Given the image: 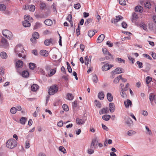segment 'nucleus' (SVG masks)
Masks as SVG:
<instances>
[{"label":"nucleus","mask_w":156,"mask_h":156,"mask_svg":"<svg viewBox=\"0 0 156 156\" xmlns=\"http://www.w3.org/2000/svg\"><path fill=\"white\" fill-rule=\"evenodd\" d=\"M76 121L77 124L78 125L83 124L85 122L83 120L78 118L76 119Z\"/></svg>","instance_id":"28"},{"label":"nucleus","mask_w":156,"mask_h":156,"mask_svg":"<svg viewBox=\"0 0 156 156\" xmlns=\"http://www.w3.org/2000/svg\"><path fill=\"white\" fill-rule=\"evenodd\" d=\"M105 37V36L104 34H101L100 35L98 38L97 40V42L99 43L101 42L104 40Z\"/></svg>","instance_id":"13"},{"label":"nucleus","mask_w":156,"mask_h":156,"mask_svg":"<svg viewBox=\"0 0 156 156\" xmlns=\"http://www.w3.org/2000/svg\"><path fill=\"white\" fill-rule=\"evenodd\" d=\"M24 21H28L30 22H32L33 20V19L29 15H25L24 16Z\"/></svg>","instance_id":"14"},{"label":"nucleus","mask_w":156,"mask_h":156,"mask_svg":"<svg viewBox=\"0 0 156 156\" xmlns=\"http://www.w3.org/2000/svg\"><path fill=\"white\" fill-rule=\"evenodd\" d=\"M46 69L48 72V75L49 76H51L55 73L56 72V69H51L50 66L47 65L46 66Z\"/></svg>","instance_id":"5"},{"label":"nucleus","mask_w":156,"mask_h":156,"mask_svg":"<svg viewBox=\"0 0 156 156\" xmlns=\"http://www.w3.org/2000/svg\"><path fill=\"white\" fill-rule=\"evenodd\" d=\"M95 32L94 31L90 30L88 32V34L89 37H91L95 34Z\"/></svg>","instance_id":"32"},{"label":"nucleus","mask_w":156,"mask_h":156,"mask_svg":"<svg viewBox=\"0 0 156 156\" xmlns=\"http://www.w3.org/2000/svg\"><path fill=\"white\" fill-rule=\"evenodd\" d=\"M29 73L27 71H24L22 73V75L23 77L27 78L29 76Z\"/></svg>","instance_id":"24"},{"label":"nucleus","mask_w":156,"mask_h":156,"mask_svg":"<svg viewBox=\"0 0 156 156\" xmlns=\"http://www.w3.org/2000/svg\"><path fill=\"white\" fill-rule=\"evenodd\" d=\"M40 8L42 9H44L46 8V5L44 3L42 2H40Z\"/></svg>","instance_id":"31"},{"label":"nucleus","mask_w":156,"mask_h":156,"mask_svg":"<svg viewBox=\"0 0 156 156\" xmlns=\"http://www.w3.org/2000/svg\"><path fill=\"white\" fill-rule=\"evenodd\" d=\"M128 58L129 60L131 61L132 63L133 64L134 62V59L131 56H129L128 57Z\"/></svg>","instance_id":"64"},{"label":"nucleus","mask_w":156,"mask_h":156,"mask_svg":"<svg viewBox=\"0 0 156 156\" xmlns=\"http://www.w3.org/2000/svg\"><path fill=\"white\" fill-rule=\"evenodd\" d=\"M123 18L121 16H116V19H113L111 20L112 23H116L119 21L123 20Z\"/></svg>","instance_id":"7"},{"label":"nucleus","mask_w":156,"mask_h":156,"mask_svg":"<svg viewBox=\"0 0 156 156\" xmlns=\"http://www.w3.org/2000/svg\"><path fill=\"white\" fill-rule=\"evenodd\" d=\"M122 27L124 28H126L127 27V24L124 22H123L122 23Z\"/></svg>","instance_id":"62"},{"label":"nucleus","mask_w":156,"mask_h":156,"mask_svg":"<svg viewBox=\"0 0 156 156\" xmlns=\"http://www.w3.org/2000/svg\"><path fill=\"white\" fill-rule=\"evenodd\" d=\"M1 43L2 45L5 48H7L9 46V43L8 42L7 40L5 38L3 37L2 38Z\"/></svg>","instance_id":"10"},{"label":"nucleus","mask_w":156,"mask_h":156,"mask_svg":"<svg viewBox=\"0 0 156 156\" xmlns=\"http://www.w3.org/2000/svg\"><path fill=\"white\" fill-rule=\"evenodd\" d=\"M0 56L2 58L6 59L7 57V55L5 52H2L0 54Z\"/></svg>","instance_id":"27"},{"label":"nucleus","mask_w":156,"mask_h":156,"mask_svg":"<svg viewBox=\"0 0 156 156\" xmlns=\"http://www.w3.org/2000/svg\"><path fill=\"white\" fill-rule=\"evenodd\" d=\"M125 122L128 126L130 127L133 125V121L129 117H125Z\"/></svg>","instance_id":"9"},{"label":"nucleus","mask_w":156,"mask_h":156,"mask_svg":"<svg viewBox=\"0 0 156 156\" xmlns=\"http://www.w3.org/2000/svg\"><path fill=\"white\" fill-rule=\"evenodd\" d=\"M59 150L62 152H63V153L65 154L66 153V150L62 146H60L59 147Z\"/></svg>","instance_id":"50"},{"label":"nucleus","mask_w":156,"mask_h":156,"mask_svg":"<svg viewBox=\"0 0 156 156\" xmlns=\"http://www.w3.org/2000/svg\"><path fill=\"white\" fill-rule=\"evenodd\" d=\"M40 54L41 55L44 56H47L48 55V52L44 50H41L40 51Z\"/></svg>","instance_id":"17"},{"label":"nucleus","mask_w":156,"mask_h":156,"mask_svg":"<svg viewBox=\"0 0 156 156\" xmlns=\"http://www.w3.org/2000/svg\"><path fill=\"white\" fill-rule=\"evenodd\" d=\"M14 51L16 54L17 55L18 57H21L23 59L26 58V55H22L24 52V49L22 45L21 44H18L16 45L14 49Z\"/></svg>","instance_id":"1"},{"label":"nucleus","mask_w":156,"mask_h":156,"mask_svg":"<svg viewBox=\"0 0 156 156\" xmlns=\"http://www.w3.org/2000/svg\"><path fill=\"white\" fill-rule=\"evenodd\" d=\"M99 141V140L96 136H95L92 140L91 143L90 144V147L94 150L96 148L95 146V143H98Z\"/></svg>","instance_id":"6"},{"label":"nucleus","mask_w":156,"mask_h":156,"mask_svg":"<svg viewBox=\"0 0 156 156\" xmlns=\"http://www.w3.org/2000/svg\"><path fill=\"white\" fill-rule=\"evenodd\" d=\"M35 65L34 64L32 63H30L29 64V68L32 69L33 70L35 67Z\"/></svg>","instance_id":"49"},{"label":"nucleus","mask_w":156,"mask_h":156,"mask_svg":"<svg viewBox=\"0 0 156 156\" xmlns=\"http://www.w3.org/2000/svg\"><path fill=\"white\" fill-rule=\"evenodd\" d=\"M16 64L17 67H22L23 66V62L21 60H18L16 62Z\"/></svg>","instance_id":"19"},{"label":"nucleus","mask_w":156,"mask_h":156,"mask_svg":"<svg viewBox=\"0 0 156 156\" xmlns=\"http://www.w3.org/2000/svg\"><path fill=\"white\" fill-rule=\"evenodd\" d=\"M109 108L111 112H113L115 110V106L113 103H110L109 105Z\"/></svg>","instance_id":"12"},{"label":"nucleus","mask_w":156,"mask_h":156,"mask_svg":"<svg viewBox=\"0 0 156 156\" xmlns=\"http://www.w3.org/2000/svg\"><path fill=\"white\" fill-rule=\"evenodd\" d=\"M152 80V78L150 76H147L146 78V82L147 84H149Z\"/></svg>","instance_id":"52"},{"label":"nucleus","mask_w":156,"mask_h":156,"mask_svg":"<svg viewBox=\"0 0 156 156\" xmlns=\"http://www.w3.org/2000/svg\"><path fill=\"white\" fill-rule=\"evenodd\" d=\"M145 128L147 130L146 133L148 134H149L150 135H152V132L149 129V128L147 126H146Z\"/></svg>","instance_id":"41"},{"label":"nucleus","mask_w":156,"mask_h":156,"mask_svg":"<svg viewBox=\"0 0 156 156\" xmlns=\"http://www.w3.org/2000/svg\"><path fill=\"white\" fill-rule=\"evenodd\" d=\"M137 64L138 65V67L139 68H141L143 67V63L139 61L136 62Z\"/></svg>","instance_id":"61"},{"label":"nucleus","mask_w":156,"mask_h":156,"mask_svg":"<svg viewBox=\"0 0 156 156\" xmlns=\"http://www.w3.org/2000/svg\"><path fill=\"white\" fill-rule=\"evenodd\" d=\"M92 79L94 83H96L98 82V77L96 75H93L92 76Z\"/></svg>","instance_id":"33"},{"label":"nucleus","mask_w":156,"mask_h":156,"mask_svg":"<svg viewBox=\"0 0 156 156\" xmlns=\"http://www.w3.org/2000/svg\"><path fill=\"white\" fill-rule=\"evenodd\" d=\"M58 88L57 85H53L51 86L48 90V94L50 95H53L55 94L58 91Z\"/></svg>","instance_id":"4"},{"label":"nucleus","mask_w":156,"mask_h":156,"mask_svg":"<svg viewBox=\"0 0 156 156\" xmlns=\"http://www.w3.org/2000/svg\"><path fill=\"white\" fill-rule=\"evenodd\" d=\"M155 95L154 94L151 95L149 96V99L151 102V104H152V102L153 101V100H154V99L155 97Z\"/></svg>","instance_id":"45"},{"label":"nucleus","mask_w":156,"mask_h":156,"mask_svg":"<svg viewBox=\"0 0 156 156\" xmlns=\"http://www.w3.org/2000/svg\"><path fill=\"white\" fill-rule=\"evenodd\" d=\"M124 103L125 106L126 108H128L129 106H132V102L129 99H127L126 101H124Z\"/></svg>","instance_id":"11"},{"label":"nucleus","mask_w":156,"mask_h":156,"mask_svg":"<svg viewBox=\"0 0 156 156\" xmlns=\"http://www.w3.org/2000/svg\"><path fill=\"white\" fill-rule=\"evenodd\" d=\"M17 111V109L15 107H13L11 108L10 110L11 113L12 114H15Z\"/></svg>","instance_id":"38"},{"label":"nucleus","mask_w":156,"mask_h":156,"mask_svg":"<svg viewBox=\"0 0 156 156\" xmlns=\"http://www.w3.org/2000/svg\"><path fill=\"white\" fill-rule=\"evenodd\" d=\"M67 97L68 100H72L74 98V96H73V94L70 93H68L67 94Z\"/></svg>","instance_id":"40"},{"label":"nucleus","mask_w":156,"mask_h":156,"mask_svg":"<svg viewBox=\"0 0 156 156\" xmlns=\"http://www.w3.org/2000/svg\"><path fill=\"white\" fill-rule=\"evenodd\" d=\"M72 19V15L71 14H69L67 17L66 20L70 23L71 24V27H72L73 26V21Z\"/></svg>","instance_id":"15"},{"label":"nucleus","mask_w":156,"mask_h":156,"mask_svg":"<svg viewBox=\"0 0 156 156\" xmlns=\"http://www.w3.org/2000/svg\"><path fill=\"white\" fill-rule=\"evenodd\" d=\"M36 17L37 18H45L43 14H38L35 15Z\"/></svg>","instance_id":"44"},{"label":"nucleus","mask_w":156,"mask_h":156,"mask_svg":"<svg viewBox=\"0 0 156 156\" xmlns=\"http://www.w3.org/2000/svg\"><path fill=\"white\" fill-rule=\"evenodd\" d=\"M45 24L47 26H51L53 23L52 21L50 19H47L44 21Z\"/></svg>","instance_id":"21"},{"label":"nucleus","mask_w":156,"mask_h":156,"mask_svg":"<svg viewBox=\"0 0 156 156\" xmlns=\"http://www.w3.org/2000/svg\"><path fill=\"white\" fill-rule=\"evenodd\" d=\"M17 142L14 139L9 140L7 142L6 145V147L9 148H14L17 145Z\"/></svg>","instance_id":"2"},{"label":"nucleus","mask_w":156,"mask_h":156,"mask_svg":"<svg viewBox=\"0 0 156 156\" xmlns=\"http://www.w3.org/2000/svg\"><path fill=\"white\" fill-rule=\"evenodd\" d=\"M41 27V24L39 22H37L34 27V29H36L40 28Z\"/></svg>","instance_id":"34"},{"label":"nucleus","mask_w":156,"mask_h":156,"mask_svg":"<svg viewBox=\"0 0 156 156\" xmlns=\"http://www.w3.org/2000/svg\"><path fill=\"white\" fill-rule=\"evenodd\" d=\"M135 11L141 12L143 10V8L140 6H136L135 9Z\"/></svg>","instance_id":"22"},{"label":"nucleus","mask_w":156,"mask_h":156,"mask_svg":"<svg viewBox=\"0 0 156 156\" xmlns=\"http://www.w3.org/2000/svg\"><path fill=\"white\" fill-rule=\"evenodd\" d=\"M124 72V70L122 68H116L114 71L112 72V74H119Z\"/></svg>","instance_id":"8"},{"label":"nucleus","mask_w":156,"mask_h":156,"mask_svg":"<svg viewBox=\"0 0 156 156\" xmlns=\"http://www.w3.org/2000/svg\"><path fill=\"white\" fill-rule=\"evenodd\" d=\"M27 119L24 117H22L20 120V123L23 125H24Z\"/></svg>","instance_id":"35"},{"label":"nucleus","mask_w":156,"mask_h":156,"mask_svg":"<svg viewBox=\"0 0 156 156\" xmlns=\"http://www.w3.org/2000/svg\"><path fill=\"white\" fill-rule=\"evenodd\" d=\"M116 61L119 63H125V60L119 58H117L116 59Z\"/></svg>","instance_id":"37"},{"label":"nucleus","mask_w":156,"mask_h":156,"mask_svg":"<svg viewBox=\"0 0 156 156\" xmlns=\"http://www.w3.org/2000/svg\"><path fill=\"white\" fill-rule=\"evenodd\" d=\"M119 4L122 5H125L126 4V1L125 0H119Z\"/></svg>","instance_id":"58"},{"label":"nucleus","mask_w":156,"mask_h":156,"mask_svg":"<svg viewBox=\"0 0 156 156\" xmlns=\"http://www.w3.org/2000/svg\"><path fill=\"white\" fill-rule=\"evenodd\" d=\"M52 39H50L49 40L47 39L45 40L44 41V44L45 45L48 46L49 45Z\"/></svg>","instance_id":"42"},{"label":"nucleus","mask_w":156,"mask_h":156,"mask_svg":"<svg viewBox=\"0 0 156 156\" xmlns=\"http://www.w3.org/2000/svg\"><path fill=\"white\" fill-rule=\"evenodd\" d=\"M32 36L34 37V38L38 39L39 37V34L38 32H35L32 34Z\"/></svg>","instance_id":"46"},{"label":"nucleus","mask_w":156,"mask_h":156,"mask_svg":"<svg viewBox=\"0 0 156 156\" xmlns=\"http://www.w3.org/2000/svg\"><path fill=\"white\" fill-rule=\"evenodd\" d=\"M106 44L109 47H112L113 46V44L111 41H108L106 42Z\"/></svg>","instance_id":"63"},{"label":"nucleus","mask_w":156,"mask_h":156,"mask_svg":"<svg viewBox=\"0 0 156 156\" xmlns=\"http://www.w3.org/2000/svg\"><path fill=\"white\" fill-rule=\"evenodd\" d=\"M2 33L4 36L9 40H12L13 39V37L12 33L8 30H3Z\"/></svg>","instance_id":"3"},{"label":"nucleus","mask_w":156,"mask_h":156,"mask_svg":"<svg viewBox=\"0 0 156 156\" xmlns=\"http://www.w3.org/2000/svg\"><path fill=\"white\" fill-rule=\"evenodd\" d=\"M106 62H102L101 63V64H105V65L103 66L102 68V70L103 71H106L109 69V68H108L107 66V64H106Z\"/></svg>","instance_id":"18"},{"label":"nucleus","mask_w":156,"mask_h":156,"mask_svg":"<svg viewBox=\"0 0 156 156\" xmlns=\"http://www.w3.org/2000/svg\"><path fill=\"white\" fill-rule=\"evenodd\" d=\"M143 56L144 57L147 58L151 60H152V58L148 54H143Z\"/></svg>","instance_id":"57"},{"label":"nucleus","mask_w":156,"mask_h":156,"mask_svg":"<svg viewBox=\"0 0 156 156\" xmlns=\"http://www.w3.org/2000/svg\"><path fill=\"white\" fill-rule=\"evenodd\" d=\"M145 6L147 8H149L151 7V4L149 2H147L146 3H144Z\"/></svg>","instance_id":"60"},{"label":"nucleus","mask_w":156,"mask_h":156,"mask_svg":"<svg viewBox=\"0 0 156 156\" xmlns=\"http://www.w3.org/2000/svg\"><path fill=\"white\" fill-rule=\"evenodd\" d=\"M74 7L76 9H79L81 7L80 4L78 3L74 4Z\"/></svg>","instance_id":"53"},{"label":"nucleus","mask_w":156,"mask_h":156,"mask_svg":"<svg viewBox=\"0 0 156 156\" xmlns=\"http://www.w3.org/2000/svg\"><path fill=\"white\" fill-rule=\"evenodd\" d=\"M108 109L107 108H103L100 111L99 114H102L105 113H108Z\"/></svg>","instance_id":"30"},{"label":"nucleus","mask_w":156,"mask_h":156,"mask_svg":"<svg viewBox=\"0 0 156 156\" xmlns=\"http://www.w3.org/2000/svg\"><path fill=\"white\" fill-rule=\"evenodd\" d=\"M30 22L27 21H23V26L25 27H28L30 26L31 24L30 23Z\"/></svg>","instance_id":"26"},{"label":"nucleus","mask_w":156,"mask_h":156,"mask_svg":"<svg viewBox=\"0 0 156 156\" xmlns=\"http://www.w3.org/2000/svg\"><path fill=\"white\" fill-rule=\"evenodd\" d=\"M39 86L36 84H34L31 86V90L33 91H36L38 89Z\"/></svg>","instance_id":"16"},{"label":"nucleus","mask_w":156,"mask_h":156,"mask_svg":"<svg viewBox=\"0 0 156 156\" xmlns=\"http://www.w3.org/2000/svg\"><path fill=\"white\" fill-rule=\"evenodd\" d=\"M62 108L63 110L66 111H68L69 110L68 107L66 105H63L62 106Z\"/></svg>","instance_id":"54"},{"label":"nucleus","mask_w":156,"mask_h":156,"mask_svg":"<svg viewBox=\"0 0 156 156\" xmlns=\"http://www.w3.org/2000/svg\"><path fill=\"white\" fill-rule=\"evenodd\" d=\"M6 9L5 5L4 4H0V10L1 11H5Z\"/></svg>","instance_id":"39"},{"label":"nucleus","mask_w":156,"mask_h":156,"mask_svg":"<svg viewBox=\"0 0 156 156\" xmlns=\"http://www.w3.org/2000/svg\"><path fill=\"white\" fill-rule=\"evenodd\" d=\"M136 132L132 130H129L127 132V134L129 136H131L136 133Z\"/></svg>","instance_id":"47"},{"label":"nucleus","mask_w":156,"mask_h":156,"mask_svg":"<svg viewBox=\"0 0 156 156\" xmlns=\"http://www.w3.org/2000/svg\"><path fill=\"white\" fill-rule=\"evenodd\" d=\"M132 21L133 22V20H136L138 18V16L135 13H133L132 16Z\"/></svg>","instance_id":"29"},{"label":"nucleus","mask_w":156,"mask_h":156,"mask_svg":"<svg viewBox=\"0 0 156 156\" xmlns=\"http://www.w3.org/2000/svg\"><path fill=\"white\" fill-rule=\"evenodd\" d=\"M107 97L108 101L111 102L113 100V97L112 94L110 93H108L107 94Z\"/></svg>","instance_id":"20"},{"label":"nucleus","mask_w":156,"mask_h":156,"mask_svg":"<svg viewBox=\"0 0 156 156\" xmlns=\"http://www.w3.org/2000/svg\"><path fill=\"white\" fill-rule=\"evenodd\" d=\"M111 116L109 115H105L102 117V119L106 121H108L111 118Z\"/></svg>","instance_id":"25"},{"label":"nucleus","mask_w":156,"mask_h":156,"mask_svg":"<svg viewBox=\"0 0 156 156\" xmlns=\"http://www.w3.org/2000/svg\"><path fill=\"white\" fill-rule=\"evenodd\" d=\"M104 96L105 94L103 91L100 92L98 94V98L100 100H103L104 98Z\"/></svg>","instance_id":"23"},{"label":"nucleus","mask_w":156,"mask_h":156,"mask_svg":"<svg viewBox=\"0 0 156 156\" xmlns=\"http://www.w3.org/2000/svg\"><path fill=\"white\" fill-rule=\"evenodd\" d=\"M94 149L90 148L87 150V153L89 154H92L94 153Z\"/></svg>","instance_id":"55"},{"label":"nucleus","mask_w":156,"mask_h":156,"mask_svg":"<svg viewBox=\"0 0 156 156\" xmlns=\"http://www.w3.org/2000/svg\"><path fill=\"white\" fill-rule=\"evenodd\" d=\"M30 144L29 141L27 140L26 141L25 148L28 149L30 147Z\"/></svg>","instance_id":"59"},{"label":"nucleus","mask_w":156,"mask_h":156,"mask_svg":"<svg viewBox=\"0 0 156 156\" xmlns=\"http://www.w3.org/2000/svg\"><path fill=\"white\" fill-rule=\"evenodd\" d=\"M121 95L122 97L123 98H126L127 97V95L124 92V91L123 90H121Z\"/></svg>","instance_id":"56"},{"label":"nucleus","mask_w":156,"mask_h":156,"mask_svg":"<svg viewBox=\"0 0 156 156\" xmlns=\"http://www.w3.org/2000/svg\"><path fill=\"white\" fill-rule=\"evenodd\" d=\"M35 7L34 5H31L29 6L28 9L31 12H34L35 10Z\"/></svg>","instance_id":"36"},{"label":"nucleus","mask_w":156,"mask_h":156,"mask_svg":"<svg viewBox=\"0 0 156 156\" xmlns=\"http://www.w3.org/2000/svg\"><path fill=\"white\" fill-rule=\"evenodd\" d=\"M140 26L141 27L143 28L144 30H146L147 29V26L144 23H140Z\"/></svg>","instance_id":"48"},{"label":"nucleus","mask_w":156,"mask_h":156,"mask_svg":"<svg viewBox=\"0 0 156 156\" xmlns=\"http://www.w3.org/2000/svg\"><path fill=\"white\" fill-rule=\"evenodd\" d=\"M66 64L67 66V69L69 73H71L72 72V69L70 65L68 62H66Z\"/></svg>","instance_id":"43"},{"label":"nucleus","mask_w":156,"mask_h":156,"mask_svg":"<svg viewBox=\"0 0 156 156\" xmlns=\"http://www.w3.org/2000/svg\"><path fill=\"white\" fill-rule=\"evenodd\" d=\"M92 19L91 18H89L84 23V25H87L90 22H91L92 21Z\"/></svg>","instance_id":"51"}]
</instances>
